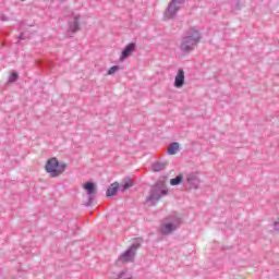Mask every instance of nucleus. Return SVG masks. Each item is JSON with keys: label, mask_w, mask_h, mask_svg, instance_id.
Listing matches in <instances>:
<instances>
[{"label": "nucleus", "mask_w": 279, "mask_h": 279, "mask_svg": "<svg viewBox=\"0 0 279 279\" xmlns=\"http://www.w3.org/2000/svg\"><path fill=\"white\" fill-rule=\"evenodd\" d=\"M184 86V70L180 69L174 77V87L182 88Z\"/></svg>", "instance_id": "11"}, {"label": "nucleus", "mask_w": 279, "mask_h": 279, "mask_svg": "<svg viewBox=\"0 0 279 279\" xmlns=\"http://www.w3.org/2000/svg\"><path fill=\"white\" fill-rule=\"evenodd\" d=\"M119 65H113L108 70V75H114V73H117V71H119Z\"/></svg>", "instance_id": "17"}, {"label": "nucleus", "mask_w": 279, "mask_h": 279, "mask_svg": "<svg viewBox=\"0 0 279 279\" xmlns=\"http://www.w3.org/2000/svg\"><path fill=\"white\" fill-rule=\"evenodd\" d=\"M83 189L86 190V193L88 195V201L85 203V206H93V202H95V195L97 193V186L94 182H87L84 184Z\"/></svg>", "instance_id": "8"}, {"label": "nucleus", "mask_w": 279, "mask_h": 279, "mask_svg": "<svg viewBox=\"0 0 279 279\" xmlns=\"http://www.w3.org/2000/svg\"><path fill=\"white\" fill-rule=\"evenodd\" d=\"M180 5H182V0H172L165 11V19L167 21L175 19V14L180 11Z\"/></svg>", "instance_id": "7"}, {"label": "nucleus", "mask_w": 279, "mask_h": 279, "mask_svg": "<svg viewBox=\"0 0 279 279\" xmlns=\"http://www.w3.org/2000/svg\"><path fill=\"white\" fill-rule=\"evenodd\" d=\"M69 29L72 34L75 32H80V15H74L72 20L69 22Z\"/></svg>", "instance_id": "10"}, {"label": "nucleus", "mask_w": 279, "mask_h": 279, "mask_svg": "<svg viewBox=\"0 0 279 279\" xmlns=\"http://www.w3.org/2000/svg\"><path fill=\"white\" fill-rule=\"evenodd\" d=\"M123 277V272H121L120 275H119V278H122Z\"/></svg>", "instance_id": "22"}, {"label": "nucleus", "mask_w": 279, "mask_h": 279, "mask_svg": "<svg viewBox=\"0 0 279 279\" xmlns=\"http://www.w3.org/2000/svg\"><path fill=\"white\" fill-rule=\"evenodd\" d=\"M202 181L199 180V174L197 172H190L185 174V190L186 191H197L199 189Z\"/></svg>", "instance_id": "6"}, {"label": "nucleus", "mask_w": 279, "mask_h": 279, "mask_svg": "<svg viewBox=\"0 0 279 279\" xmlns=\"http://www.w3.org/2000/svg\"><path fill=\"white\" fill-rule=\"evenodd\" d=\"M132 186H134V180L125 178L120 185V191L123 193L124 191H128V189H132Z\"/></svg>", "instance_id": "12"}, {"label": "nucleus", "mask_w": 279, "mask_h": 279, "mask_svg": "<svg viewBox=\"0 0 279 279\" xmlns=\"http://www.w3.org/2000/svg\"><path fill=\"white\" fill-rule=\"evenodd\" d=\"M119 190H121V185L117 182L112 183L107 190V197H113Z\"/></svg>", "instance_id": "13"}, {"label": "nucleus", "mask_w": 279, "mask_h": 279, "mask_svg": "<svg viewBox=\"0 0 279 279\" xmlns=\"http://www.w3.org/2000/svg\"><path fill=\"white\" fill-rule=\"evenodd\" d=\"M69 166L64 162H60L58 158L52 157L47 160L45 169L49 173L50 178H60Z\"/></svg>", "instance_id": "2"}, {"label": "nucleus", "mask_w": 279, "mask_h": 279, "mask_svg": "<svg viewBox=\"0 0 279 279\" xmlns=\"http://www.w3.org/2000/svg\"><path fill=\"white\" fill-rule=\"evenodd\" d=\"M178 151H180V144L178 142L171 143L170 146L168 147V154L170 156H175Z\"/></svg>", "instance_id": "14"}, {"label": "nucleus", "mask_w": 279, "mask_h": 279, "mask_svg": "<svg viewBox=\"0 0 279 279\" xmlns=\"http://www.w3.org/2000/svg\"><path fill=\"white\" fill-rule=\"evenodd\" d=\"M168 222L161 226L160 232L161 234H171V232H175L180 226H182V218L177 214L171 215L167 218Z\"/></svg>", "instance_id": "3"}, {"label": "nucleus", "mask_w": 279, "mask_h": 279, "mask_svg": "<svg viewBox=\"0 0 279 279\" xmlns=\"http://www.w3.org/2000/svg\"><path fill=\"white\" fill-rule=\"evenodd\" d=\"M0 21H8V16L5 15L0 16Z\"/></svg>", "instance_id": "21"}, {"label": "nucleus", "mask_w": 279, "mask_h": 279, "mask_svg": "<svg viewBox=\"0 0 279 279\" xmlns=\"http://www.w3.org/2000/svg\"><path fill=\"white\" fill-rule=\"evenodd\" d=\"M184 180V175L179 174L174 179L170 180L171 186H180L182 184V181Z\"/></svg>", "instance_id": "15"}, {"label": "nucleus", "mask_w": 279, "mask_h": 279, "mask_svg": "<svg viewBox=\"0 0 279 279\" xmlns=\"http://www.w3.org/2000/svg\"><path fill=\"white\" fill-rule=\"evenodd\" d=\"M16 80H19V74L16 72H13L10 76H9V82L10 83H14L16 82Z\"/></svg>", "instance_id": "18"}, {"label": "nucleus", "mask_w": 279, "mask_h": 279, "mask_svg": "<svg viewBox=\"0 0 279 279\" xmlns=\"http://www.w3.org/2000/svg\"><path fill=\"white\" fill-rule=\"evenodd\" d=\"M169 193L168 190L162 189V185L156 184L151 187L149 196L146 198V202L148 204H151V206H156L158 202H160V198L165 197Z\"/></svg>", "instance_id": "5"}, {"label": "nucleus", "mask_w": 279, "mask_h": 279, "mask_svg": "<svg viewBox=\"0 0 279 279\" xmlns=\"http://www.w3.org/2000/svg\"><path fill=\"white\" fill-rule=\"evenodd\" d=\"M124 279H132V278L129 277V278H124Z\"/></svg>", "instance_id": "23"}, {"label": "nucleus", "mask_w": 279, "mask_h": 279, "mask_svg": "<svg viewBox=\"0 0 279 279\" xmlns=\"http://www.w3.org/2000/svg\"><path fill=\"white\" fill-rule=\"evenodd\" d=\"M274 230L275 232H279V219L274 222Z\"/></svg>", "instance_id": "19"}, {"label": "nucleus", "mask_w": 279, "mask_h": 279, "mask_svg": "<svg viewBox=\"0 0 279 279\" xmlns=\"http://www.w3.org/2000/svg\"><path fill=\"white\" fill-rule=\"evenodd\" d=\"M141 248V240H135L131 246L120 255V263H134V256H136V252Z\"/></svg>", "instance_id": "4"}, {"label": "nucleus", "mask_w": 279, "mask_h": 279, "mask_svg": "<svg viewBox=\"0 0 279 279\" xmlns=\"http://www.w3.org/2000/svg\"><path fill=\"white\" fill-rule=\"evenodd\" d=\"M165 167H166V165L162 162H155L153 165V171H155V172L165 171Z\"/></svg>", "instance_id": "16"}, {"label": "nucleus", "mask_w": 279, "mask_h": 279, "mask_svg": "<svg viewBox=\"0 0 279 279\" xmlns=\"http://www.w3.org/2000/svg\"><path fill=\"white\" fill-rule=\"evenodd\" d=\"M19 40H25V37H24V34L22 33V34H20V36H19Z\"/></svg>", "instance_id": "20"}, {"label": "nucleus", "mask_w": 279, "mask_h": 279, "mask_svg": "<svg viewBox=\"0 0 279 279\" xmlns=\"http://www.w3.org/2000/svg\"><path fill=\"white\" fill-rule=\"evenodd\" d=\"M202 34L195 28H190L184 37H182L179 49L182 53H191L195 50L196 45H199Z\"/></svg>", "instance_id": "1"}, {"label": "nucleus", "mask_w": 279, "mask_h": 279, "mask_svg": "<svg viewBox=\"0 0 279 279\" xmlns=\"http://www.w3.org/2000/svg\"><path fill=\"white\" fill-rule=\"evenodd\" d=\"M134 51H136V43H130L129 45H126L120 56V62L128 60V58H130V54L134 53Z\"/></svg>", "instance_id": "9"}]
</instances>
